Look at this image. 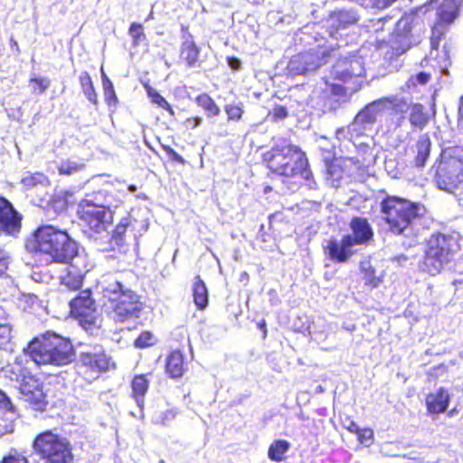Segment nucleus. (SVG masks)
<instances>
[{"mask_svg":"<svg viewBox=\"0 0 463 463\" xmlns=\"http://www.w3.org/2000/svg\"><path fill=\"white\" fill-rule=\"evenodd\" d=\"M335 49L338 59L332 67L331 75L343 84L324 80L314 91L317 104L323 112L335 110L340 105V97L346 91L355 92L360 90L365 74L364 61L361 55L352 53L347 56L339 52V46Z\"/></svg>","mask_w":463,"mask_h":463,"instance_id":"1","label":"nucleus"},{"mask_svg":"<svg viewBox=\"0 0 463 463\" xmlns=\"http://www.w3.org/2000/svg\"><path fill=\"white\" fill-rule=\"evenodd\" d=\"M381 212L390 232L410 239L408 247L418 243V237L424 229L426 208L423 204L398 196H386L381 202Z\"/></svg>","mask_w":463,"mask_h":463,"instance_id":"2","label":"nucleus"},{"mask_svg":"<svg viewBox=\"0 0 463 463\" xmlns=\"http://www.w3.org/2000/svg\"><path fill=\"white\" fill-rule=\"evenodd\" d=\"M26 248L44 255L48 263H67L83 255L79 242L68 231L52 224L39 226L33 232V239L27 241Z\"/></svg>","mask_w":463,"mask_h":463,"instance_id":"3","label":"nucleus"},{"mask_svg":"<svg viewBox=\"0 0 463 463\" xmlns=\"http://www.w3.org/2000/svg\"><path fill=\"white\" fill-rule=\"evenodd\" d=\"M122 277V274H109L99 282L103 298L108 300L104 307L110 310L116 322L138 317L142 308L139 297L125 285Z\"/></svg>","mask_w":463,"mask_h":463,"instance_id":"4","label":"nucleus"},{"mask_svg":"<svg viewBox=\"0 0 463 463\" xmlns=\"http://www.w3.org/2000/svg\"><path fill=\"white\" fill-rule=\"evenodd\" d=\"M25 354L37 364L64 366L75 359L70 339L53 332L34 337L24 349Z\"/></svg>","mask_w":463,"mask_h":463,"instance_id":"5","label":"nucleus"},{"mask_svg":"<svg viewBox=\"0 0 463 463\" xmlns=\"http://www.w3.org/2000/svg\"><path fill=\"white\" fill-rule=\"evenodd\" d=\"M265 160L273 173L286 177L300 175L308 182L309 188L317 189L306 155L297 146L277 145L265 154Z\"/></svg>","mask_w":463,"mask_h":463,"instance_id":"6","label":"nucleus"},{"mask_svg":"<svg viewBox=\"0 0 463 463\" xmlns=\"http://www.w3.org/2000/svg\"><path fill=\"white\" fill-rule=\"evenodd\" d=\"M459 248L458 233H432L426 240L420 269L431 276L440 273L454 260Z\"/></svg>","mask_w":463,"mask_h":463,"instance_id":"7","label":"nucleus"},{"mask_svg":"<svg viewBox=\"0 0 463 463\" xmlns=\"http://www.w3.org/2000/svg\"><path fill=\"white\" fill-rule=\"evenodd\" d=\"M439 189L458 194L463 184V148L449 147L442 151L441 160L436 173Z\"/></svg>","mask_w":463,"mask_h":463,"instance_id":"8","label":"nucleus"},{"mask_svg":"<svg viewBox=\"0 0 463 463\" xmlns=\"http://www.w3.org/2000/svg\"><path fill=\"white\" fill-rule=\"evenodd\" d=\"M33 448L35 454L40 456L45 463H74L70 440L52 430L38 434L33 440Z\"/></svg>","mask_w":463,"mask_h":463,"instance_id":"9","label":"nucleus"},{"mask_svg":"<svg viewBox=\"0 0 463 463\" xmlns=\"http://www.w3.org/2000/svg\"><path fill=\"white\" fill-rule=\"evenodd\" d=\"M425 33L422 20L417 14H404L397 22L391 39V48L396 56L402 55L421 42Z\"/></svg>","mask_w":463,"mask_h":463,"instance_id":"10","label":"nucleus"},{"mask_svg":"<svg viewBox=\"0 0 463 463\" xmlns=\"http://www.w3.org/2000/svg\"><path fill=\"white\" fill-rule=\"evenodd\" d=\"M78 213L82 223L96 233L108 230L112 224V210L92 200H82L79 204Z\"/></svg>","mask_w":463,"mask_h":463,"instance_id":"11","label":"nucleus"},{"mask_svg":"<svg viewBox=\"0 0 463 463\" xmlns=\"http://www.w3.org/2000/svg\"><path fill=\"white\" fill-rule=\"evenodd\" d=\"M389 98H382L365 105L354 117L353 130L362 137H368L374 129L377 121L388 109Z\"/></svg>","mask_w":463,"mask_h":463,"instance_id":"12","label":"nucleus"},{"mask_svg":"<svg viewBox=\"0 0 463 463\" xmlns=\"http://www.w3.org/2000/svg\"><path fill=\"white\" fill-rule=\"evenodd\" d=\"M334 58H336V49L332 46L312 49L294 57L290 61L289 66L298 73L306 74L316 71Z\"/></svg>","mask_w":463,"mask_h":463,"instance_id":"13","label":"nucleus"},{"mask_svg":"<svg viewBox=\"0 0 463 463\" xmlns=\"http://www.w3.org/2000/svg\"><path fill=\"white\" fill-rule=\"evenodd\" d=\"M71 313L79 318L80 326L87 331L98 328L95 301L90 289H85L70 301Z\"/></svg>","mask_w":463,"mask_h":463,"instance_id":"14","label":"nucleus"},{"mask_svg":"<svg viewBox=\"0 0 463 463\" xmlns=\"http://www.w3.org/2000/svg\"><path fill=\"white\" fill-rule=\"evenodd\" d=\"M20 393L30 402L36 411H44L47 405L46 397L43 391V383L33 375L27 369L21 370L17 376Z\"/></svg>","mask_w":463,"mask_h":463,"instance_id":"15","label":"nucleus"},{"mask_svg":"<svg viewBox=\"0 0 463 463\" xmlns=\"http://www.w3.org/2000/svg\"><path fill=\"white\" fill-rule=\"evenodd\" d=\"M22 219V214L13 203L0 196V235L16 236L21 231Z\"/></svg>","mask_w":463,"mask_h":463,"instance_id":"16","label":"nucleus"},{"mask_svg":"<svg viewBox=\"0 0 463 463\" xmlns=\"http://www.w3.org/2000/svg\"><path fill=\"white\" fill-rule=\"evenodd\" d=\"M65 264L67 265L66 273L60 277L61 284L68 289H80L82 286L83 279L89 271L86 256L83 254Z\"/></svg>","mask_w":463,"mask_h":463,"instance_id":"17","label":"nucleus"},{"mask_svg":"<svg viewBox=\"0 0 463 463\" xmlns=\"http://www.w3.org/2000/svg\"><path fill=\"white\" fill-rule=\"evenodd\" d=\"M349 236L344 235L341 239H330L325 247V252L329 260L335 263H346L357 250Z\"/></svg>","mask_w":463,"mask_h":463,"instance_id":"18","label":"nucleus"},{"mask_svg":"<svg viewBox=\"0 0 463 463\" xmlns=\"http://www.w3.org/2000/svg\"><path fill=\"white\" fill-rule=\"evenodd\" d=\"M349 227L352 232L345 235L349 236L355 246H366L373 241V230L366 218L353 217Z\"/></svg>","mask_w":463,"mask_h":463,"instance_id":"19","label":"nucleus"},{"mask_svg":"<svg viewBox=\"0 0 463 463\" xmlns=\"http://www.w3.org/2000/svg\"><path fill=\"white\" fill-rule=\"evenodd\" d=\"M16 418L14 405L7 394L0 390V437L14 432Z\"/></svg>","mask_w":463,"mask_h":463,"instance_id":"20","label":"nucleus"},{"mask_svg":"<svg viewBox=\"0 0 463 463\" xmlns=\"http://www.w3.org/2000/svg\"><path fill=\"white\" fill-rule=\"evenodd\" d=\"M80 363L93 372H104L109 369V357L101 346H94L80 354Z\"/></svg>","mask_w":463,"mask_h":463,"instance_id":"21","label":"nucleus"},{"mask_svg":"<svg viewBox=\"0 0 463 463\" xmlns=\"http://www.w3.org/2000/svg\"><path fill=\"white\" fill-rule=\"evenodd\" d=\"M359 20V14L354 8L349 9H337L331 13L328 22L331 27L335 28V33H331V35L336 38V33L340 29H345L350 25L356 24Z\"/></svg>","mask_w":463,"mask_h":463,"instance_id":"22","label":"nucleus"},{"mask_svg":"<svg viewBox=\"0 0 463 463\" xmlns=\"http://www.w3.org/2000/svg\"><path fill=\"white\" fill-rule=\"evenodd\" d=\"M182 44L180 48V58L184 60L187 66L194 67L198 61L200 49L195 44L193 35L188 32V28L182 26Z\"/></svg>","mask_w":463,"mask_h":463,"instance_id":"23","label":"nucleus"},{"mask_svg":"<svg viewBox=\"0 0 463 463\" xmlns=\"http://www.w3.org/2000/svg\"><path fill=\"white\" fill-rule=\"evenodd\" d=\"M131 225L129 216L123 217L112 232L109 241V249L125 253L128 250L127 230Z\"/></svg>","mask_w":463,"mask_h":463,"instance_id":"24","label":"nucleus"},{"mask_svg":"<svg viewBox=\"0 0 463 463\" xmlns=\"http://www.w3.org/2000/svg\"><path fill=\"white\" fill-rule=\"evenodd\" d=\"M449 400L448 391L444 387H440L435 393H430L427 396V409L434 414L445 412L449 407Z\"/></svg>","mask_w":463,"mask_h":463,"instance_id":"25","label":"nucleus"},{"mask_svg":"<svg viewBox=\"0 0 463 463\" xmlns=\"http://www.w3.org/2000/svg\"><path fill=\"white\" fill-rule=\"evenodd\" d=\"M462 3L463 0H443L438 9L439 21L446 24H452L459 15Z\"/></svg>","mask_w":463,"mask_h":463,"instance_id":"26","label":"nucleus"},{"mask_svg":"<svg viewBox=\"0 0 463 463\" xmlns=\"http://www.w3.org/2000/svg\"><path fill=\"white\" fill-rule=\"evenodd\" d=\"M166 373L172 378H179L183 375L184 369V356L183 354L178 351H173L167 357L165 364Z\"/></svg>","mask_w":463,"mask_h":463,"instance_id":"27","label":"nucleus"},{"mask_svg":"<svg viewBox=\"0 0 463 463\" xmlns=\"http://www.w3.org/2000/svg\"><path fill=\"white\" fill-rule=\"evenodd\" d=\"M148 380L146 375L140 374L136 375L132 380L131 387L133 392V397L139 408H143L145 403V395L148 389Z\"/></svg>","mask_w":463,"mask_h":463,"instance_id":"28","label":"nucleus"},{"mask_svg":"<svg viewBox=\"0 0 463 463\" xmlns=\"http://www.w3.org/2000/svg\"><path fill=\"white\" fill-rule=\"evenodd\" d=\"M194 302L199 309L208 306V290L203 279L197 276L193 286Z\"/></svg>","mask_w":463,"mask_h":463,"instance_id":"29","label":"nucleus"},{"mask_svg":"<svg viewBox=\"0 0 463 463\" xmlns=\"http://www.w3.org/2000/svg\"><path fill=\"white\" fill-rule=\"evenodd\" d=\"M409 120L413 127L420 129L427 126L429 116L421 104L416 103L411 106Z\"/></svg>","mask_w":463,"mask_h":463,"instance_id":"30","label":"nucleus"},{"mask_svg":"<svg viewBox=\"0 0 463 463\" xmlns=\"http://www.w3.org/2000/svg\"><path fill=\"white\" fill-rule=\"evenodd\" d=\"M430 140L428 136L422 135L419 137L416 144V157L415 163L419 167L424 166L425 163L430 156Z\"/></svg>","mask_w":463,"mask_h":463,"instance_id":"31","label":"nucleus"},{"mask_svg":"<svg viewBox=\"0 0 463 463\" xmlns=\"http://www.w3.org/2000/svg\"><path fill=\"white\" fill-rule=\"evenodd\" d=\"M449 24H442V22L439 21L431 29V35L430 37V43L431 46L430 56L438 57V52L440 42L447 32V26Z\"/></svg>","mask_w":463,"mask_h":463,"instance_id":"32","label":"nucleus"},{"mask_svg":"<svg viewBox=\"0 0 463 463\" xmlns=\"http://www.w3.org/2000/svg\"><path fill=\"white\" fill-rule=\"evenodd\" d=\"M22 184L26 190H41L49 185L48 178L42 173L28 175L22 179Z\"/></svg>","mask_w":463,"mask_h":463,"instance_id":"33","label":"nucleus"},{"mask_svg":"<svg viewBox=\"0 0 463 463\" xmlns=\"http://www.w3.org/2000/svg\"><path fill=\"white\" fill-rule=\"evenodd\" d=\"M290 443L285 439H279L272 442L269 448V458L273 461H280L284 454L289 449Z\"/></svg>","mask_w":463,"mask_h":463,"instance_id":"34","label":"nucleus"},{"mask_svg":"<svg viewBox=\"0 0 463 463\" xmlns=\"http://www.w3.org/2000/svg\"><path fill=\"white\" fill-rule=\"evenodd\" d=\"M80 83L82 89V91L88 100L93 104L98 103L97 94L93 87V83L90 74L87 71H83L80 73Z\"/></svg>","mask_w":463,"mask_h":463,"instance_id":"35","label":"nucleus"},{"mask_svg":"<svg viewBox=\"0 0 463 463\" xmlns=\"http://www.w3.org/2000/svg\"><path fill=\"white\" fill-rule=\"evenodd\" d=\"M197 104L203 109L207 117H216L221 113L220 108L208 94H201L196 98Z\"/></svg>","mask_w":463,"mask_h":463,"instance_id":"36","label":"nucleus"},{"mask_svg":"<svg viewBox=\"0 0 463 463\" xmlns=\"http://www.w3.org/2000/svg\"><path fill=\"white\" fill-rule=\"evenodd\" d=\"M6 318V312L0 307V349H6L12 339V327L9 323L2 322Z\"/></svg>","mask_w":463,"mask_h":463,"instance_id":"37","label":"nucleus"},{"mask_svg":"<svg viewBox=\"0 0 463 463\" xmlns=\"http://www.w3.org/2000/svg\"><path fill=\"white\" fill-rule=\"evenodd\" d=\"M354 126L351 122L346 127H342L336 129L335 131V138L340 142H351L354 146H357L356 140L362 136L359 135L357 131L353 130Z\"/></svg>","mask_w":463,"mask_h":463,"instance_id":"38","label":"nucleus"},{"mask_svg":"<svg viewBox=\"0 0 463 463\" xmlns=\"http://www.w3.org/2000/svg\"><path fill=\"white\" fill-rule=\"evenodd\" d=\"M84 168L85 165L83 163L68 159L60 164L58 170L61 175H71L81 172Z\"/></svg>","mask_w":463,"mask_h":463,"instance_id":"39","label":"nucleus"},{"mask_svg":"<svg viewBox=\"0 0 463 463\" xmlns=\"http://www.w3.org/2000/svg\"><path fill=\"white\" fill-rule=\"evenodd\" d=\"M101 79H102V86L104 89V96L106 101L110 105L112 102H117V96L114 90L112 81L108 78V76L101 70Z\"/></svg>","mask_w":463,"mask_h":463,"instance_id":"40","label":"nucleus"},{"mask_svg":"<svg viewBox=\"0 0 463 463\" xmlns=\"http://www.w3.org/2000/svg\"><path fill=\"white\" fill-rule=\"evenodd\" d=\"M224 110L228 116V120L232 121H239L244 112L241 102L227 104L224 107Z\"/></svg>","mask_w":463,"mask_h":463,"instance_id":"41","label":"nucleus"},{"mask_svg":"<svg viewBox=\"0 0 463 463\" xmlns=\"http://www.w3.org/2000/svg\"><path fill=\"white\" fill-rule=\"evenodd\" d=\"M147 94L153 103H155L158 107L169 111L172 115L174 114V110H173L172 107L170 106V104L156 90H153L152 88H148Z\"/></svg>","mask_w":463,"mask_h":463,"instance_id":"42","label":"nucleus"},{"mask_svg":"<svg viewBox=\"0 0 463 463\" xmlns=\"http://www.w3.org/2000/svg\"><path fill=\"white\" fill-rule=\"evenodd\" d=\"M155 343V336L150 332H142L135 340V345L139 348L148 347Z\"/></svg>","mask_w":463,"mask_h":463,"instance_id":"43","label":"nucleus"},{"mask_svg":"<svg viewBox=\"0 0 463 463\" xmlns=\"http://www.w3.org/2000/svg\"><path fill=\"white\" fill-rule=\"evenodd\" d=\"M129 34L133 39L134 45L139 44L140 42L146 39V35L143 32L142 25L139 24H132L129 27Z\"/></svg>","mask_w":463,"mask_h":463,"instance_id":"44","label":"nucleus"},{"mask_svg":"<svg viewBox=\"0 0 463 463\" xmlns=\"http://www.w3.org/2000/svg\"><path fill=\"white\" fill-rule=\"evenodd\" d=\"M175 418V412L173 410H166L153 417V422L156 424L167 425Z\"/></svg>","mask_w":463,"mask_h":463,"instance_id":"45","label":"nucleus"},{"mask_svg":"<svg viewBox=\"0 0 463 463\" xmlns=\"http://www.w3.org/2000/svg\"><path fill=\"white\" fill-rule=\"evenodd\" d=\"M430 79V73L426 71H420L414 76H411L408 81L409 86H416L417 84L425 85Z\"/></svg>","mask_w":463,"mask_h":463,"instance_id":"46","label":"nucleus"},{"mask_svg":"<svg viewBox=\"0 0 463 463\" xmlns=\"http://www.w3.org/2000/svg\"><path fill=\"white\" fill-rule=\"evenodd\" d=\"M32 84H34L33 92L38 90V93H43L50 86V80L46 78H33L30 80Z\"/></svg>","mask_w":463,"mask_h":463,"instance_id":"47","label":"nucleus"},{"mask_svg":"<svg viewBox=\"0 0 463 463\" xmlns=\"http://www.w3.org/2000/svg\"><path fill=\"white\" fill-rule=\"evenodd\" d=\"M364 280L365 285L374 288L380 285L381 279L375 275V269L365 271L364 273Z\"/></svg>","mask_w":463,"mask_h":463,"instance_id":"48","label":"nucleus"},{"mask_svg":"<svg viewBox=\"0 0 463 463\" xmlns=\"http://www.w3.org/2000/svg\"><path fill=\"white\" fill-rule=\"evenodd\" d=\"M392 108L397 112H406L410 109V106L406 101L398 99L397 98L389 99L388 108Z\"/></svg>","mask_w":463,"mask_h":463,"instance_id":"49","label":"nucleus"},{"mask_svg":"<svg viewBox=\"0 0 463 463\" xmlns=\"http://www.w3.org/2000/svg\"><path fill=\"white\" fill-rule=\"evenodd\" d=\"M327 175L332 178L331 185L337 187L339 185V179L341 177V170L333 164H326Z\"/></svg>","mask_w":463,"mask_h":463,"instance_id":"50","label":"nucleus"},{"mask_svg":"<svg viewBox=\"0 0 463 463\" xmlns=\"http://www.w3.org/2000/svg\"><path fill=\"white\" fill-rule=\"evenodd\" d=\"M398 0H368V5L377 10H384L392 6Z\"/></svg>","mask_w":463,"mask_h":463,"instance_id":"51","label":"nucleus"},{"mask_svg":"<svg viewBox=\"0 0 463 463\" xmlns=\"http://www.w3.org/2000/svg\"><path fill=\"white\" fill-rule=\"evenodd\" d=\"M358 439L362 444L369 446L372 443L373 438V432L370 429L359 430L357 432Z\"/></svg>","mask_w":463,"mask_h":463,"instance_id":"52","label":"nucleus"},{"mask_svg":"<svg viewBox=\"0 0 463 463\" xmlns=\"http://www.w3.org/2000/svg\"><path fill=\"white\" fill-rule=\"evenodd\" d=\"M163 149L173 161L179 163L181 165L185 164V160L184 159V157L181 155H179L175 150H174L171 146H163Z\"/></svg>","mask_w":463,"mask_h":463,"instance_id":"53","label":"nucleus"},{"mask_svg":"<svg viewBox=\"0 0 463 463\" xmlns=\"http://www.w3.org/2000/svg\"><path fill=\"white\" fill-rule=\"evenodd\" d=\"M288 109L284 106H276L273 109L272 116L276 120H282L288 117Z\"/></svg>","mask_w":463,"mask_h":463,"instance_id":"54","label":"nucleus"},{"mask_svg":"<svg viewBox=\"0 0 463 463\" xmlns=\"http://www.w3.org/2000/svg\"><path fill=\"white\" fill-rule=\"evenodd\" d=\"M2 463H29L25 457L20 455H9L5 457Z\"/></svg>","mask_w":463,"mask_h":463,"instance_id":"55","label":"nucleus"},{"mask_svg":"<svg viewBox=\"0 0 463 463\" xmlns=\"http://www.w3.org/2000/svg\"><path fill=\"white\" fill-rule=\"evenodd\" d=\"M8 268V257L6 252L0 249V277L4 275Z\"/></svg>","mask_w":463,"mask_h":463,"instance_id":"56","label":"nucleus"},{"mask_svg":"<svg viewBox=\"0 0 463 463\" xmlns=\"http://www.w3.org/2000/svg\"><path fill=\"white\" fill-rule=\"evenodd\" d=\"M391 20V17L390 16H385V17H383V18H380L376 21H372V28L375 31V32H378V31H383V26H384V24Z\"/></svg>","mask_w":463,"mask_h":463,"instance_id":"57","label":"nucleus"},{"mask_svg":"<svg viewBox=\"0 0 463 463\" xmlns=\"http://www.w3.org/2000/svg\"><path fill=\"white\" fill-rule=\"evenodd\" d=\"M227 63L229 67L233 71H239L241 69V60L237 57H227Z\"/></svg>","mask_w":463,"mask_h":463,"instance_id":"58","label":"nucleus"},{"mask_svg":"<svg viewBox=\"0 0 463 463\" xmlns=\"http://www.w3.org/2000/svg\"><path fill=\"white\" fill-rule=\"evenodd\" d=\"M411 260L406 254H400L393 258L394 261H397L400 265L404 266Z\"/></svg>","mask_w":463,"mask_h":463,"instance_id":"59","label":"nucleus"},{"mask_svg":"<svg viewBox=\"0 0 463 463\" xmlns=\"http://www.w3.org/2000/svg\"><path fill=\"white\" fill-rule=\"evenodd\" d=\"M372 269H373V268L371 265L369 260H364V261L360 262V269L363 273H364L365 271L371 270Z\"/></svg>","mask_w":463,"mask_h":463,"instance_id":"60","label":"nucleus"},{"mask_svg":"<svg viewBox=\"0 0 463 463\" xmlns=\"http://www.w3.org/2000/svg\"><path fill=\"white\" fill-rule=\"evenodd\" d=\"M258 328L263 332V338H265L267 336V326L264 319L258 323Z\"/></svg>","mask_w":463,"mask_h":463,"instance_id":"61","label":"nucleus"},{"mask_svg":"<svg viewBox=\"0 0 463 463\" xmlns=\"http://www.w3.org/2000/svg\"><path fill=\"white\" fill-rule=\"evenodd\" d=\"M347 430H348L350 432H353V433H356V434H357V432L359 431L360 428H359V426H358L355 422L352 421V422L350 423V425L347 427Z\"/></svg>","mask_w":463,"mask_h":463,"instance_id":"62","label":"nucleus"},{"mask_svg":"<svg viewBox=\"0 0 463 463\" xmlns=\"http://www.w3.org/2000/svg\"><path fill=\"white\" fill-rule=\"evenodd\" d=\"M10 44H11V48L17 53L19 54L20 53V48H19V45L17 43V42L12 37L10 39Z\"/></svg>","mask_w":463,"mask_h":463,"instance_id":"63","label":"nucleus"},{"mask_svg":"<svg viewBox=\"0 0 463 463\" xmlns=\"http://www.w3.org/2000/svg\"><path fill=\"white\" fill-rule=\"evenodd\" d=\"M458 114L460 118L463 120V96L460 99L459 107H458Z\"/></svg>","mask_w":463,"mask_h":463,"instance_id":"64","label":"nucleus"}]
</instances>
